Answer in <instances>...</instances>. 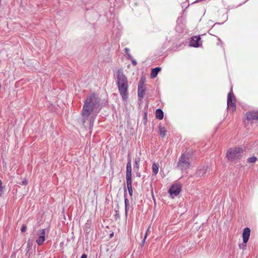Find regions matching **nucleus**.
Wrapping results in <instances>:
<instances>
[{"mask_svg": "<svg viewBox=\"0 0 258 258\" xmlns=\"http://www.w3.org/2000/svg\"><path fill=\"white\" fill-rule=\"evenodd\" d=\"M140 159L139 158H136L135 160L134 168H136L137 170L139 168Z\"/></svg>", "mask_w": 258, "mask_h": 258, "instance_id": "6ab92c4d", "label": "nucleus"}, {"mask_svg": "<svg viewBox=\"0 0 258 258\" xmlns=\"http://www.w3.org/2000/svg\"><path fill=\"white\" fill-rule=\"evenodd\" d=\"M27 245H28V246H30V240H28V243H27Z\"/></svg>", "mask_w": 258, "mask_h": 258, "instance_id": "c756f323", "label": "nucleus"}, {"mask_svg": "<svg viewBox=\"0 0 258 258\" xmlns=\"http://www.w3.org/2000/svg\"><path fill=\"white\" fill-rule=\"evenodd\" d=\"M124 202H125V215H127V206L128 204V200L126 198H125Z\"/></svg>", "mask_w": 258, "mask_h": 258, "instance_id": "b1692460", "label": "nucleus"}, {"mask_svg": "<svg viewBox=\"0 0 258 258\" xmlns=\"http://www.w3.org/2000/svg\"><path fill=\"white\" fill-rule=\"evenodd\" d=\"M117 85L118 91L123 100L126 101L128 98V81L127 77L123 74L122 70L117 72Z\"/></svg>", "mask_w": 258, "mask_h": 258, "instance_id": "f03ea898", "label": "nucleus"}, {"mask_svg": "<svg viewBox=\"0 0 258 258\" xmlns=\"http://www.w3.org/2000/svg\"><path fill=\"white\" fill-rule=\"evenodd\" d=\"M161 68L159 67H156L155 68L152 69L151 73V78H156L158 73L161 71Z\"/></svg>", "mask_w": 258, "mask_h": 258, "instance_id": "4468645a", "label": "nucleus"}, {"mask_svg": "<svg viewBox=\"0 0 258 258\" xmlns=\"http://www.w3.org/2000/svg\"><path fill=\"white\" fill-rule=\"evenodd\" d=\"M113 233L111 234L110 236H112L113 235Z\"/></svg>", "mask_w": 258, "mask_h": 258, "instance_id": "2f4dec72", "label": "nucleus"}, {"mask_svg": "<svg viewBox=\"0 0 258 258\" xmlns=\"http://www.w3.org/2000/svg\"><path fill=\"white\" fill-rule=\"evenodd\" d=\"M26 229H27L26 226L25 225H23L21 227V231L22 232H24L26 231Z\"/></svg>", "mask_w": 258, "mask_h": 258, "instance_id": "a878e982", "label": "nucleus"}, {"mask_svg": "<svg viewBox=\"0 0 258 258\" xmlns=\"http://www.w3.org/2000/svg\"><path fill=\"white\" fill-rule=\"evenodd\" d=\"M246 117L247 120L257 119V111H250L246 113Z\"/></svg>", "mask_w": 258, "mask_h": 258, "instance_id": "f8f14e48", "label": "nucleus"}, {"mask_svg": "<svg viewBox=\"0 0 258 258\" xmlns=\"http://www.w3.org/2000/svg\"><path fill=\"white\" fill-rule=\"evenodd\" d=\"M150 226H149L147 230V231H146V233L144 236V238L142 241V245H144V243H145V240H146V239L147 238V233L148 232H149V230H150Z\"/></svg>", "mask_w": 258, "mask_h": 258, "instance_id": "4be33fe9", "label": "nucleus"}, {"mask_svg": "<svg viewBox=\"0 0 258 258\" xmlns=\"http://www.w3.org/2000/svg\"><path fill=\"white\" fill-rule=\"evenodd\" d=\"M210 168L208 166H204L202 168L199 169L196 172L197 176L202 177L206 175V173H210Z\"/></svg>", "mask_w": 258, "mask_h": 258, "instance_id": "6e6552de", "label": "nucleus"}, {"mask_svg": "<svg viewBox=\"0 0 258 258\" xmlns=\"http://www.w3.org/2000/svg\"><path fill=\"white\" fill-rule=\"evenodd\" d=\"M181 191V186L180 185H173L169 189V192L172 198L177 196Z\"/></svg>", "mask_w": 258, "mask_h": 258, "instance_id": "0eeeda50", "label": "nucleus"}, {"mask_svg": "<svg viewBox=\"0 0 258 258\" xmlns=\"http://www.w3.org/2000/svg\"><path fill=\"white\" fill-rule=\"evenodd\" d=\"M257 119H258V111H257Z\"/></svg>", "mask_w": 258, "mask_h": 258, "instance_id": "7c9ffc66", "label": "nucleus"}, {"mask_svg": "<svg viewBox=\"0 0 258 258\" xmlns=\"http://www.w3.org/2000/svg\"><path fill=\"white\" fill-rule=\"evenodd\" d=\"M1 88V85L0 84V89Z\"/></svg>", "mask_w": 258, "mask_h": 258, "instance_id": "473e14b6", "label": "nucleus"}, {"mask_svg": "<svg viewBox=\"0 0 258 258\" xmlns=\"http://www.w3.org/2000/svg\"><path fill=\"white\" fill-rule=\"evenodd\" d=\"M27 183V181L26 180H24L22 181V184H26Z\"/></svg>", "mask_w": 258, "mask_h": 258, "instance_id": "c85d7f7f", "label": "nucleus"}, {"mask_svg": "<svg viewBox=\"0 0 258 258\" xmlns=\"http://www.w3.org/2000/svg\"><path fill=\"white\" fill-rule=\"evenodd\" d=\"M100 110V99L95 93L87 97L82 110L84 122L88 120L90 124L93 123Z\"/></svg>", "mask_w": 258, "mask_h": 258, "instance_id": "f257e3e1", "label": "nucleus"}, {"mask_svg": "<svg viewBox=\"0 0 258 258\" xmlns=\"http://www.w3.org/2000/svg\"><path fill=\"white\" fill-rule=\"evenodd\" d=\"M126 180H132V163L131 159H128L126 164Z\"/></svg>", "mask_w": 258, "mask_h": 258, "instance_id": "1a4fd4ad", "label": "nucleus"}, {"mask_svg": "<svg viewBox=\"0 0 258 258\" xmlns=\"http://www.w3.org/2000/svg\"><path fill=\"white\" fill-rule=\"evenodd\" d=\"M190 166V158L188 153L182 154L178 162V167L182 171L187 170Z\"/></svg>", "mask_w": 258, "mask_h": 258, "instance_id": "20e7f679", "label": "nucleus"}, {"mask_svg": "<svg viewBox=\"0 0 258 258\" xmlns=\"http://www.w3.org/2000/svg\"><path fill=\"white\" fill-rule=\"evenodd\" d=\"M250 234V229L248 227L245 228L242 233V238L243 243H247L249 238Z\"/></svg>", "mask_w": 258, "mask_h": 258, "instance_id": "9b49d317", "label": "nucleus"}, {"mask_svg": "<svg viewBox=\"0 0 258 258\" xmlns=\"http://www.w3.org/2000/svg\"><path fill=\"white\" fill-rule=\"evenodd\" d=\"M242 149L241 148H235L229 149L226 154L228 160L231 162H236L242 156Z\"/></svg>", "mask_w": 258, "mask_h": 258, "instance_id": "7ed1b4c3", "label": "nucleus"}, {"mask_svg": "<svg viewBox=\"0 0 258 258\" xmlns=\"http://www.w3.org/2000/svg\"><path fill=\"white\" fill-rule=\"evenodd\" d=\"M159 171V165L158 164L153 163L152 165V171L155 175H156Z\"/></svg>", "mask_w": 258, "mask_h": 258, "instance_id": "f3484780", "label": "nucleus"}, {"mask_svg": "<svg viewBox=\"0 0 258 258\" xmlns=\"http://www.w3.org/2000/svg\"><path fill=\"white\" fill-rule=\"evenodd\" d=\"M239 248L242 249H245L246 247V243H241L239 244L238 245Z\"/></svg>", "mask_w": 258, "mask_h": 258, "instance_id": "5701e85b", "label": "nucleus"}, {"mask_svg": "<svg viewBox=\"0 0 258 258\" xmlns=\"http://www.w3.org/2000/svg\"><path fill=\"white\" fill-rule=\"evenodd\" d=\"M144 80L143 78H141L140 80L139 81L138 85H142V86H144Z\"/></svg>", "mask_w": 258, "mask_h": 258, "instance_id": "393cba45", "label": "nucleus"}, {"mask_svg": "<svg viewBox=\"0 0 258 258\" xmlns=\"http://www.w3.org/2000/svg\"><path fill=\"white\" fill-rule=\"evenodd\" d=\"M159 132L160 135L162 136V137L164 138L166 134V130L164 127H162L161 126H159Z\"/></svg>", "mask_w": 258, "mask_h": 258, "instance_id": "a211bd4d", "label": "nucleus"}, {"mask_svg": "<svg viewBox=\"0 0 258 258\" xmlns=\"http://www.w3.org/2000/svg\"><path fill=\"white\" fill-rule=\"evenodd\" d=\"M156 117L158 119H162L164 117V113L161 109H157L156 110Z\"/></svg>", "mask_w": 258, "mask_h": 258, "instance_id": "dca6fc26", "label": "nucleus"}, {"mask_svg": "<svg viewBox=\"0 0 258 258\" xmlns=\"http://www.w3.org/2000/svg\"><path fill=\"white\" fill-rule=\"evenodd\" d=\"M132 60V64L134 66H136L137 64V62L135 59H134L133 57L132 59H130Z\"/></svg>", "mask_w": 258, "mask_h": 258, "instance_id": "bb28decb", "label": "nucleus"}, {"mask_svg": "<svg viewBox=\"0 0 258 258\" xmlns=\"http://www.w3.org/2000/svg\"><path fill=\"white\" fill-rule=\"evenodd\" d=\"M227 108L229 110H231L232 112L236 109L235 98L232 91H231L228 94Z\"/></svg>", "mask_w": 258, "mask_h": 258, "instance_id": "39448f33", "label": "nucleus"}, {"mask_svg": "<svg viewBox=\"0 0 258 258\" xmlns=\"http://www.w3.org/2000/svg\"><path fill=\"white\" fill-rule=\"evenodd\" d=\"M201 37L200 36H195L191 37L190 45L195 47H199L200 45Z\"/></svg>", "mask_w": 258, "mask_h": 258, "instance_id": "9d476101", "label": "nucleus"}, {"mask_svg": "<svg viewBox=\"0 0 258 258\" xmlns=\"http://www.w3.org/2000/svg\"><path fill=\"white\" fill-rule=\"evenodd\" d=\"M145 91L146 88L144 86H142V85H138V95L140 98L142 99L144 97Z\"/></svg>", "mask_w": 258, "mask_h": 258, "instance_id": "ddd939ff", "label": "nucleus"}, {"mask_svg": "<svg viewBox=\"0 0 258 258\" xmlns=\"http://www.w3.org/2000/svg\"><path fill=\"white\" fill-rule=\"evenodd\" d=\"M125 53L127 56L128 59H132V56L130 53V49L128 48H125L124 49Z\"/></svg>", "mask_w": 258, "mask_h": 258, "instance_id": "aec40b11", "label": "nucleus"}, {"mask_svg": "<svg viewBox=\"0 0 258 258\" xmlns=\"http://www.w3.org/2000/svg\"><path fill=\"white\" fill-rule=\"evenodd\" d=\"M257 158L255 157H251L247 159V162L250 163H254L256 162Z\"/></svg>", "mask_w": 258, "mask_h": 258, "instance_id": "412c9836", "label": "nucleus"}, {"mask_svg": "<svg viewBox=\"0 0 258 258\" xmlns=\"http://www.w3.org/2000/svg\"><path fill=\"white\" fill-rule=\"evenodd\" d=\"M81 258H87V255L85 253H84L82 255Z\"/></svg>", "mask_w": 258, "mask_h": 258, "instance_id": "cd10ccee", "label": "nucleus"}, {"mask_svg": "<svg viewBox=\"0 0 258 258\" xmlns=\"http://www.w3.org/2000/svg\"><path fill=\"white\" fill-rule=\"evenodd\" d=\"M126 185L128 191L129 195L131 196H133V188H132V180H126Z\"/></svg>", "mask_w": 258, "mask_h": 258, "instance_id": "2eb2a0df", "label": "nucleus"}, {"mask_svg": "<svg viewBox=\"0 0 258 258\" xmlns=\"http://www.w3.org/2000/svg\"><path fill=\"white\" fill-rule=\"evenodd\" d=\"M37 235L38 238L36 239V242L39 245H41L45 239V229L40 230L37 233Z\"/></svg>", "mask_w": 258, "mask_h": 258, "instance_id": "423d86ee", "label": "nucleus"}]
</instances>
